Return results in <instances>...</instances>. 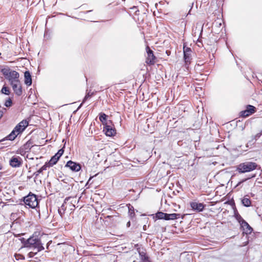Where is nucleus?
I'll return each instance as SVG.
<instances>
[{
  "mask_svg": "<svg viewBox=\"0 0 262 262\" xmlns=\"http://www.w3.org/2000/svg\"><path fill=\"white\" fill-rule=\"evenodd\" d=\"M20 240L25 247L32 249L34 251H37V252H39L44 249L42 244L38 238L31 237L27 239L22 238Z\"/></svg>",
  "mask_w": 262,
  "mask_h": 262,
  "instance_id": "obj_1",
  "label": "nucleus"
},
{
  "mask_svg": "<svg viewBox=\"0 0 262 262\" xmlns=\"http://www.w3.org/2000/svg\"><path fill=\"white\" fill-rule=\"evenodd\" d=\"M28 122L26 120H23L20 122L13 129L11 133L6 137V140H14L18 135L21 134L28 126Z\"/></svg>",
  "mask_w": 262,
  "mask_h": 262,
  "instance_id": "obj_2",
  "label": "nucleus"
},
{
  "mask_svg": "<svg viewBox=\"0 0 262 262\" xmlns=\"http://www.w3.org/2000/svg\"><path fill=\"white\" fill-rule=\"evenodd\" d=\"M5 78L8 80L10 84L19 81V74L16 71L10 69H3L1 71Z\"/></svg>",
  "mask_w": 262,
  "mask_h": 262,
  "instance_id": "obj_3",
  "label": "nucleus"
},
{
  "mask_svg": "<svg viewBox=\"0 0 262 262\" xmlns=\"http://www.w3.org/2000/svg\"><path fill=\"white\" fill-rule=\"evenodd\" d=\"M258 165L255 162H246L239 164L236 168V170L239 173L248 172L257 169Z\"/></svg>",
  "mask_w": 262,
  "mask_h": 262,
  "instance_id": "obj_4",
  "label": "nucleus"
},
{
  "mask_svg": "<svg viewBox=\"0 0 262 262\" xmlns=\"http://www.w3.org/2000/svg\"><path fill=\"white\" fill-rule=\"evenodd\" d=\"M24 202L26 205L32 208H35L38 204L36 195L31 193L24 198Z\"/></svg>",
  "mask_w": 262,
  "mask_h": 262,
  "instance_id": "obj_5",
  "label": "nucleus"
},
{
  "mask_svg": "<svg viewBox=\"0 0 262 262\" xmlns=\"http://www.w3.org/2000/svg\"><path fill=\"white\" fill-rule=\"evenodd\" d=\"M111 122L110 121L109 123H105L103 125V131L107 136L112 137L115 135L116 129L111 125Z\"/></svg>",
  "mask_w": 262,
  "mask_h": 262,
  "instance_id": "obj_6",
  "label": "nucleus"
},
{
  "mask_svg": "<svg viewBox=\"0 0 262 262\" xmlns=\"http://www.w3.org/2000/svg\"><path fill=\"white\" fill-rule=\"evenodd\" d=\"M147 57L146 58V63L148 64H154L155 62L156 57L154 54L153 51L148 46L146 48Z\"/></svg>",
  "mask_w": 262,
  "mask_h": 262,
  "instance_id": "obj_7",
  "label": "nucleus"
},
{
  "mask_svg": "<svg viewBox=\"0 0 262 262\" xmlns=\"http://www.w3.org/2000/svg\"><path fill=\"white\" fill-rule=\"evenodd\" d=\"M256 112V108L251 105H248L245 110L241 112V116L244 117L249 116Z\"/></svg>",
  "mask_w": 262,
  "mask_h": 262,
  "instance_id": "obj_8",
  "label": "nucleus"
},
{
  "mask_svg": "<svg viewBox=\"0 0 262 262\" xmlns=\"http://www.w3.org/2000/svg\"><path fill=\"white\" fill-rule=\"evenodd\" d=\"M184 59L186 66H188L190 62V54L191 50L190 48L184 46L183 47Z\"/></svg>",
  "mask_w": 262,
  "mask_h": 262,
  "instance_id": "obj_9",
  "label": "nucleus"
},
{
  "mask_svg": "<svg viewBox=\"0 0 262 262\" xmlns=\"http://www.w3.org/2000/svg\"><path fill=\"white\" fill-rule=\"evenodd\" d=\"M66 167H69L71 170L75 172L79 171L81 168V165L71 160L67 162Z\"/></svg>",
  "mask_w": 262,
  "mask_h": 262,
  "instance_id": "obj_10",
  "label": "nucleus"
},
{
  "mask_svg": "<svg viewBox=\"0 0 262 262\" xmlns=\"http://www.w3.org/2000/svg\"><path fill=\"white\" fill-rule=\"evenodd\" d=\"M12 88V89L17 96H20L23 93L22 86L21 85L20 81H18L17 83H14L10 84Z\"/></svg>",
  "mask_w": 262,
  "mask_h": 262,
  "instance_id": "obj_11",
  "label": "nucleus"
},
{
  "mask_svg": "<svg viewBox=\"0 0 262 262\" xmlns=\"http://www.w3.org/2000/svg\"><path fill=\"white\" fill-rule=\"evenodd\" d=\"M22 160L19 157H13L10 160V165L13 167H18L21 164Z\"/></svg>",
  "mask_w": 262,
  "mask_h": 262,
  "instance_id": "obj_12",
  "label": "nucleus"
},
{
  "mask_svg": "<svg viewBox=\"0 0 262 262\" xmlns=\"http://www.w3.org/2000/svg\"><path fill=\"white\" fill-rule=\"evenodd\" d=\"M191 207L194 210L201 212L204 209L205 205L203 203L192 202L190 204Z\"/></svg>",
  "mask_w": 262,
  "mask_h": 262,
  "instance_id": "obj_13",
  "label": "nucleus"
},
{
  "mask_svg": "<svg viewBox=\"0 0 262 262\" xmlns=\"http://www.w3.org/2000/svg\"><path fill=\"white\" fill-rule=\"evenodd\" d=\"M240 225L244 231V233H246V234H250L253 231L252 228L246 221L243 222V223H241Z\"/></svg>",
  "mask_w": 262,
  "mask_h": 262,
  "instance_id": "obj_14",
  "label": "nucleus"
},
{
  "mask_svg": "<svg viewBox=\"0 0 262 262\" xmlns=\"http://www.w3.org/2000/svg\"><path fill=\"white\" fill-rule=\"evenodd\" d=\"M71 198V197H67L64 200V202L62 204V205L61 206V207L58 209V213L59 214L60 216L62 217L63 216V215L65 213V211L66 210V209H67V206H66V204H67V201H68Z\"/></svg>",
  "mask_w": 262,
  "mask_h": 262,
  "instance_id": "obj_15",
  "label": "nucleus"
},
{
  "mask_svg": "<svg viewBox=\"0 0 262 262\" xmlns=\"http://www.w3.org/2000/svg\"><path fill=\"white\" fill-rule=\"evenodd\" d=\"M24 82L27 86H30L32 83V76L29 71H27L24 73Z\"/></svg>",
  "mask_w": 262,
  "mask_h": 262,
  "instance_id": "obj_16",
  "label": "nucleus"
},
{
  "mask_svg": "<svg viewBox=\"0 0 262 262\" xmlns=\"http://www.w3.org/2000/svg\"><path fill=\"white\" fill-rule=\"evenodd\" d=\"M138 250L139 254L140 260L141 261H142L143 262H150L148 256L146 255V253L143 250H141V249H138Z\"/></svg>",
  "mask_w": 262,
  "mask_h": 262,
  "instance_id": "obj_17",
  "label": "nucleus"
},
{
  "mask_svg": "<svg viewBox=\"0 0 262 262\" xmlns=\"http://www.w3.org/2000/svg\"><path fill=\"white\" fill-rule=\"evenodd\" d=\"M180 214L179 213H171V214H168L165 213V220L168 221V220H173L177 219H178L180 217Z\"/></svg>",
  "mask_w": 262,
  "mask_h": 262,
  "instance_id": "obj_18",
  "label": "nucleus"
},
{
  "mask_svg": "<svg viewBox=\"0 0 262 262\" xmlns=\"http://www.w3.org/2000/svg\"><path fill=\"white\" fill-rule=\"evenodd\" d=\"M59 157L55 154L54 156H53L49 162V166H52L55 165L58 160L59 159Z\"/></svg>",
  "mask_w": 262,
  "mask_h": 262,
  "instance_id": "obj_19",
  "label": "nucleus"
},
{
  "mask_svg": "<svg viewBox=\"0 0 262 262\" xmlns=\"http://www.w3.org/2000/svg\"><path fill=\"white\" fill-rule=\"evenodd\" d=\"M242 204L245 207H249L251 206V202L249 198L245 196L242 200Z\"/></svg>",
  "mask_w": 262,
  "mask_h": 262,
  "instance_id": "obj_20",
  "label": "nucleus"
},
{
  "mask_svg": "<svg viewBox=\"0 0 262 262\" xmlns=\"http://www.w3.org/2000/svg\"><path fill=\"white\" fill-rule=\"evenodd\" d=\"M47 167H48L47 165L46 164H45L40 169H39L36 172H34L33 175L35 176V178H36L39 173H41L43 171L46 170L47 169Z\"/></svg>",
  "mask_w": 262,
  "mask_h": 262,
  "instance_id": "obj_21",
  "label": "nucleus"
},
{
  "mask_svg": "<svg viewBox=\"0 0 262 262\" xmlns=\"http://www.w3.org/2000/svg\"><path fill=\"white\" fill-rule=\"evenodd\" d=\"M234 217L236 219V220L238 221V222L239 223V224L242 223L243 222L245 221L237 211H234Z\"/></svg>",
  "mask_w": 262,
  "mask_h": 262,
  "instance_id": "obj_22",
  "label": "nucleus"
},
{
  "mask_svg": "<svg viewBox=\"0 0 262 262\" xmlns=\"http://www.w3.org/2000/svg\"><path fill=\"white\" fill-rule=\"evenodd\" d=\"M107 115L104 113H101L99 116V120L102 122L103 125H105V123H108L106 121Z\"/></svg>",
  "mask_w": 262,
  "mask_h": 262,
  "instance_id": "obj_23",
  "label": "nucleus"
},
{
  "mask_svg": "<svg viewBox=\"0 0 262 262\" xmlns=\"http://www.w3.org/2000/svg\"><path fill=\"white\" fill-rule=\"evenodd\" d=\"M1 92V93L2 94H5V95H9L10 94V93L9 88L8 87H7V86H5V85L3 86V87L2 88Z\"/></svg>",
  "mask_w": 262,
  "mask_h": 262,
  "instance_id": "obj_24",
  "label": "nucleus"
},
{
  "mask_svg": "<svg viewBox=\"0 0 262 262\" xmlns=\"http://www.w3.org/2000/svg\"><path fill=\"white\" fill-rule=\"evenodd\" d=\"M93 93H91L90 94V92H88L87 93V94H86V95L85 96L84 99H83V101H82V102L80 104V105H79V106L78 107V108H79L82 105V104L83 103L85 102V101L89 98H90L92 95H93Z\"/></svg>",
  "mask_w": 262,
  "mask_h": 262,
  "instance_id": "obj_25",
  "label": "nucleus"
},
{
  "mask_svg": "<svg viewBox=\"0 0 262 262\" xmlns=\"http://www.w3.org/2000/svg\"><path fill=\"white\" fill-rule=\"evenodd\" d=\"M156 217L158 219H165V213L162 212H158L156 213Z\"/></svg>",
  "mask_w": 262,
  "mask_h": 262,
  "instance_id": "obj_26",
  "label": "nucleus"
},
{
  "mask_svg": "<svg viewBox=\"0 0 262 262\" xmlns=\"http://www.w3.org/2000/svg\"><path fill=\"white\" fill-rule=\"evenodd\" d=\"M12 100H11L10 98H9L6 102H5V105L6 106V107H10L12 105Z\"/></svg>",
  "mask_w": 262,
  "mask_h": 262,
  "instance_id": "obj_27",
  "label": "nucleus"
},
{
  "mask_svg": "<svg viewBox=\"0 0 262 262\" xmlns=\"http://www.w3.org/2000/svg\"><path fill=\"white\" fill-rule=\"evenodd\" d=\"M261 136L260 134L257 133L254 136H252L251 137V138H252L253 140H254L255 141H256Z\"/></svg>",
  "mask_w": 262,
  "mask_h": 262,
  "instance_id": "obj_28",
  "label": "nucleus"
},
{
  "mask_svg": "<svg viewBox=\"0 0 262 262\" xmlns=\"http://www.w3.org/2000/svg\"><path fill=\"white\" fill-rule=\"evenodd\" d=\"M253 177H254V176H251V177H248V178H245V179H243L242 180H241V181H239V182L238 183V184H237V186H239V185H241L242 183H243V182H244L246 181L247 180H249V179H250V178H253Z\"/></svg>",
  "mask_w": 262,
  "mask_h": 262,
  "instance_id": "obj_29",
  "label": "nucleus"
},
{
  "mask_svg": "<svg viewBox=\"0 0 262 262\" xmlns=\"http://www.w3.org/2000/svg\"><path fill=\"white\" fill-rule=\"evenodd\" d=\"M38 252H37V251H31V252H30L29 253H28V256L29 257H33L35 255H36L37 253Z\"/></svg>",
  "mask_w": 262,
  "mask_h": 262,
  "instance_id": "obj_30",
  "label": "nucleus"
},
{
  "mask_svg": "<svg viewBox=\"0 0 262 262\" xmlns=\"http://www.w3.org/2000/svg\"><path fill=\"white\" fill-rule=\"evenodd\" d=\"M63 152L64 149L63 148H61L58 151V152L56 154L58 156V157L60 158L63 155Z\"/></svg>",
  "mask_w": 262,
  "mask_h": 262,
  "instance_id": "obj_31",
  "label": "nucleus"
},
{
  "mask_svg": "<svg viewBox=\"0 0 262 262\" xmlns=\"http://www.w3.org/2000/svg\"><path fill=\"white\" fill-rule=\"evenodd\" d=\"M255 143V141L252 140V138H251V140H249L248 143L246 144V147H248L249 146H251L254 144Z\"/></svg>",
  "mask_w": 262,
  "mask_h": 262,
  "instance_id": "obj_32",
  "label": "nucleus"
},
{
  "mask_svg": "<svg viewBox=\"0 0 262 262\" xmlns=\"http://www.w3.org/2000/svg\"><path fill=\"white\" fill-rule=\"evenodd\" d=\"M3 112L0 111V118L3 116Z\"/></svg>",
  "mask_w": 262,
  "mask_h": 262,
  "instance_id": "obj_33",
  "label": "nucleus"
},
{
  "mask_svg": "<svg viewBox=\"0 0 262 262\" xmlns=\"http://www.w3.org/2000/svg\"><path fill=\"white\" fill-rule=\"evenodd\" d=\"M127 226H130V222H128L127 223Z\"/></svg>",
  "mask_w": 262,
  "mask_h": 262,
  "instance_id": "obj_34",
  "label": "nucleus"
},
{
  "mask_svg": "<svg viewBox=\"0 0 262 262\" xmlns=\"http://www.w3.org/2000/svg\"><path fill=\"white\" fill-rule=\"evenodd\" d=\"M5 139H3V140H0V142H2V141H5Z\"/></svg>",
  "mask_w": 262,
  "mask_h": 262,
  "instance_id": "obj_35",
  "label": "nucleus"
},
{
  "mask_svg": "<svg viewBox=\"0 0 262 262\" xmlns=\"http://www.w3.org/2000/svg\"><path fill=\"white\" fill-rule=\"evenodd\" d=\"M259 134H260V135H262V129L260 130V132Z\"/></svg>",
  "mask_w": 262,
  "mask_h": 262,
  "instance_id": "obj_36",
  "label": "nucleus"
},
{
  "mask_svg": "<svg viewBox=\"0 0 262 262\" xmlns=\"http://www.w3.org/2000/svg\"><path fill=\"white\" fill-rule=\"evenodd\" d=\"M91 11H87L86 12V13H89V12H91Z\"/></svg>",
  "mask_w": 262,
  "mask_h": 262,
  "instance_id": "obj_37",
  "label": "nucleus"
},
{
  "mask_svg": "<svg viewBox=\"0 0 262 262\" xmlns=\"http://www.w3.org/2000/svg\"><path fill=\"white\" fill-rule=\"evenodd\" d=\"M91 179H92V177L90 178V179L89 180V181H90Z\"/></svg>",
  "mask_w": 262,
  "mask_h": 262,
  "instance_id": "obj_38",
  "label": "nucleus"
},
{
  "mask_svg": "<svg viewBox=\"0 0 262 262\" xmlns=\"http://www.w3.org/2000/svg\"><path fill=\"white\" fill-rule=\"evenodd\" d=\"M129 210H132V208H129Z\"/></svg>",
  "mask_w": 262,
  "mask_h": 262,
  "instance_id": "obj_39",
  "label": "nucleus"
},
{
  "mask_svg": "<svg viewBox=\"0 0 262 262\" xmlns=\"http://www.w3.org/2000/svg\"><path fill=\"white\" fill-rule=\"evenodd\" d=\"M129 210H132V208H129Z\"/></svg>",
  "mask_w": 262,
  "mask_h": 262,
  "instance_id": "obj_40",
  "label": "nucleus"
},
{
  "mask_svg": "<svg viewBox=\"0 0 262 262\" xmlns=\"http://www.w3.org/2000/svg\"><path fill=\"white\" fill-rule=\"evenodd\" d=\"M107 217H111V216H107Z\"/></svg>",
  "mask_w": 262,
  "mask_h": 262,
  "instance_id": "obj_41",
  "label": "nucleus"
},
{
  "mask_svg": "<svg viewBox=\"0 0 262 262\" xmlns=\"http://www.w3.org/2000/svg\"><path fill=\"white\" fill-rule=\"evenodd\" d=\"M123 1H125V0H122Z\"/></svg>",
  "mask_w": 262,
  "mask_h": 262,
  "instance_id": "obj_42",
  "label": "nucleus"
},
{
  "mask_svg": "<svg viewBox=\"0 0 262 262\" xmlns=\"http://www.w3.org/2000/svg\"><path fill=\"white\" fill-rule=\"evenodd\" d=\"M0 169H1V167H0Z\"/></svg>",
  "mask_w": 262,
  "mask_h": 262,
  "instance_id": "obj_43",
  "label": "nucleus"
}]
</instances>
